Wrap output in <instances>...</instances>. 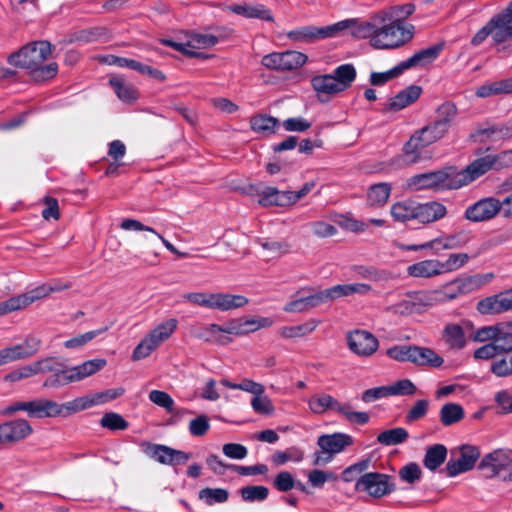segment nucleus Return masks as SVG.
Instances as JSON below:
<instances>
[{"label": "nucleus", "mask_w": 512, "mask_h": 512, "mask_svg": "<svg viewBox=\"0 0 512 512\" xmlns=\"http://www.w3.org/2000/svg\"><path fill=\"white\" fill-rule=\"evenodd\" d=\"M313 89L317 92L318 98L322 102L329 100V96L342 92L340 84L332 74L317 75L311 80Z\"/></svg>", "instance_id": "24"}, {"label": "nucleus", "mask_w": 512, "mask_h": 512, "mask_svg": "<svg viewBox=\"0 0 512 512\" xmlns=\"http://www.w3.org/2000/svg\"><path fill=\"white\" fill-rule=\"evenodd\" d=\"M279 120L266 114H257L250 118V128L262 135H272L276 132Z\"/></svg>", "instance_id": "34"}, {"label": "nucleus", "mask_w": 512, "mask_h": 512, "mask_svg": "<svg viewBox=\"0 0 512 512\" xmlns=\"http://www.w3.org/2000/svg\"><path fill=\"white\" fill-rule=\"evenodd\" d=\"M184 299L198 306L209 309L229 311L244 307L249 300L243 295L230 293H205L191 292L184 296Z\"/></svg>", "instance_id": "7"}, {"label": "nucleus", "mask_w": 512, "mask_h": 512, "mask_svg": "<svg viewBox=\"0 0 512 512\" xmlns=\"http://www.w3.org/2000/svg\"><path fill=\"white\" fill-rule=\"evenodd\" d=\"M33 433L30 423L23 418H17L0 423V446L16 444Z\"/></svg>", "instance_id": "15"}, {"label": "nucleus", "mask_w": 512, "mask_h": 512, "mask_svg": "<svg viewBox=\"0 0 512 512\" xmlns=\"http://www.w3.org/2000/svg\"><path fill=\"white\" fill-rule=\"evenodd\" d=\"M352 35L357 38H370V45L376 49H394L410 41L415 27L402 24L399 19H392V13L379 11L369 21L357 23L352 19Z\"/></svg>", "instance_id": "1"}, {"label": "nucleus", "mask_w": 512, "mask_h": 512, "mask_svg": "<svg viewBox=\"0 0 512 512\" xmlns=\"http://www.w3.org/2000/svg\"><path fill=\"white\" fill-rule=\"evenodd\" d=\"M447 448L443 444H434L426 449L423 465L430 471L437 470L446 460Z\"/></svg>", "instance_id": "32"}, {"label": "nucleus", "mask_w": 512, "mask_h": 512, "mask_svg": "<svg viewBox=\"0 0 512 512\" xmlns=\"http://www.w3.org/2000/svg\"><path fill=\"white\" fill-rule=\"evenodd\" d=\"M477 310L483 315H497L512 310V289L481 299Z\"/></svg>", "instance_id": "20"}, {"label": "nucleus", "mask_w": 512, "mask_h": 512, "mask_svg": "<svg viewBox=\"0 0 512 512\" xmlns=\"http://www.w3.org/2000/svg\"><path fill=\"white\" fill-rule=\"evenodd\" d=\"M512 138V127L505 124L478 125L470 134L474 143L499 142Z\"/></svg>", "instance_id": "17"}, {"label": "nucleus", "mask_w": 512, "mask_h": 512, "mask_svg": "<svg viewBox=\"0 0 512 512\" xmlns=\"http://www.w3.org/2000/svg\"><path fill=\"white\" fill-rule=\"evenodd\" d=\"M130 230H133L136 232L145 231V232L149 233V236H146V239L152 240L154 238H159L162 241L163 245L173 254L177 255L178 257H186L187 256V253L180 252L179 250H177L173 244H171L168 240H166L164 237H162L160 234H158L153 228H151L149 226H144L141 222H139L137 220L130 219Z\"/></svg>", "instance_id": "43"}, {"label": "nucleus", "mask_w": 512, "mask_h": 512, "mask_svg": "<svg viewBox=\"0 0 512 512\" xmlns=\"http://www.w3.org/2000/svg\"><path fill=\"white\" fill-rule=\"evenodd\" d=\"M199 499L203 500L207 505L215 503H224L228 500L229 493L223 488H204L199 491Z\"/></svg>", "instance_id": "50"}, {"label": "nucleus", "mask_w": 512, "mask_h": 512, "mask_svg": "<svg viewBox=\"0 0 512 512\" xmlns=\"http://www.w3.org/2000/svg\"><path fill=\"white\" fill-rule=\"evenodd\" d=\"M308 406L310 411L317 415L324 414L329 410L334 411L352 424L365 425L370 420L367 412L353 411L350 403H341L327 393L311 396L308 400Z\"/></svg>", "instance_id": "5"}, {"label": "nucleus", "mask_w": 512, "mask_h": 512, "mask_svg": "<svg viewBox=\"0 0 512 512\" xmlns=\"http://www.w3.org/2000/svg\"><path fill=\"white\" fill-rule=\"evenodd\" d=\"M464 410L456 403H446L439 412L440 422L444 426H451L464 418Z\"/></svg>", "instance_id": "42"}, {"label": "nucleus", "mask_w": 512, "mask_h": 512, "mask_svg": "<svg viewBox=\"0 0 512 512\" xmlns=\"http://www.w3.org/2000/svg\"><path fill=\"white\" fill-rule=\"evenodd\" d=\"M333 77L337 79L338 84L342 90H346L351 86L356 77V70L352 64H343L338 66L332 73Z\"/></svg>", "instance_id": "47"}, {"label": "nucleus", "mask_w": 512, "mask_h": 512, "mask_svg": "<svg viewBox=\"0 0 512 512\" xmlns=\"http://www.w3.org/2000/svg\"><path fill=\"white\" fill-rule=\"evenodd\" d=\"M434 290L409 292L407 296L411 299L416 313H421L425 309L437 304V298Z\"/></svg>", "instance_id": "37"}, {"label": "nucleus", "mask_w": 512, "mask_h": 512, "mask_svg": "<svg viewBox=\"0 0 512 512\" xmlns=\"http://www.w3.org/2000/svg\"><path fill=\"white\" fill-rule=\"evenodd\" d=\"M58 72V64L52 62L49 64H40L29 70L31 78L36 82H44L54 78Z\"/></svg>", "instance_id": "48"}, {"label": "nucleus", "mask_w": 512, "mask_h": 512, "mask_svg": "<svg viewBox=\"0 0 512 512\" xmlns=\"http://www.w3.org/2000/svg\"><path fill=\"white\" fill-rule=\"evenodd\" d=\"M354 271L359 277L370 281L377 282L385 278L384 271H381L374 266L359 265L354 267Z\"/></svg>", "instance_id": "64"}, {"label": "nucleus", "mask_w": 512, "mask_h": 512, "mask_svg": "<svg viewBox=\"0 0 512 512\" xmlns=\"http://www.w3.org/2000/svg\"><path fill=\"white\" fill-rule=\"evenodd\" d=\"M356 491H364L375 498L383 497L394 490L389 476L378 472H369L360 476L355 483Z\"/></svg>", "instance_id": "11"}, {"label": "nucleus", "mask_w": 512, "mask_h": 512, "mask_svg": "<svg viewBox=\"0 0 512 512\" xmlns=\"http://www.w3.org/2000/svg\"><path fill=\"white\" fill-rule=\"evenodd\" d=\"M489 36L492 37V40L495 44L504 43L500 30L496 24L494 17L492 16L490 20L479 29L476 34L471 38L470 44L472 46L481 45Z\"/></svg>", "instance_id": "30"}, {"label": "nucleus", "mask_w": 512, "mask_h": 512, "mask_svg": "<svg viewBox=\"0 0 512 512\" xmlns=\"http://www.w3.org/2000/svg\"><path fill=\"white\" fill-rule=\"evenodd\" d=\"M391 193V187L387 183L372 185L367 193V201L372 206L385 204Z\"/></svg>", "instance_id": "45"}, {"label": "nucleus", "mask_w": 512, "mask_h": 512, "mask_svg": "<svg viewBox=\"0 0 512 512\" xmlns=\"http://www.w3.org/2000/svg\"><path fill=\"white\" fill-rule=\"evenodd\" d=\"M100 425L110 431H117L126 429L128 423L121 415L115 412H107L102 416Z\"/></svg>", "instance_id": "57"}, {"label": "nucleus", "mask_w": 512, "mask_h": 512, "mask_svg": "<svg viewBox=\"0 0 512 512\" xmlns=\"http://www.w3.org/2000/svg\"><path fill=\"white\" fill-rule=\"evenodd\" d=\"M241 497L246 502H261L264 501L268 495L269 490L265 486L261 485H251L245 486L240 489Z\"/></svg>", "instance_id": "52"}, {"label": "nucleus", "mask_w": 512, "mask_h": 512, "mask_svg": "<svg viewBox=\"0 0 512 512\" xmlns=\"http://www.w3.org/2000/svg\"><path fill=\"white\" fill-rule=\"evenodd\" d=\"M177 320L171 318L154 328L135 347L132 359L135 361L148 357L162 342L166 341L177 328Z\"/></svg>", "instance_id": "9"}, {"label": "nucleus", "mask_w": 512, "mask_h": 512, "mask_svg": "<svg viewBox=\"0 0 512 512\" xmlns=\"http://www.w3.org/2000/svg\"><path fill=\"white\" fill-rule=\"evenodd\" d=\"M51 294L50 284H42L40 286H37L36 288L15 296L16 300L19 304L20 309H23L33 302L40 300L42 298L47 297Z\"/></svg>", "instance_id": "44"}, {"label": "nucleus", "mask_w": 512, "mask_h": 512, "mask_svg": "<svg viewBox=\"0 0 512 512\" xmlns=\"http://www.w3.org/2000/svg\"><path fill=\"white\" fill-rule=\"evenodd\" d=\"M447 133L433 121L416 130L403 146L404 161L407 164H416L431 159V153L426 148L444 138Z\"/></svg>", "instance_id": "3"}, {"label": "nucleus", "mask_w": 512, "mask_h": 512, "mask_svg": "<svg viewBox=\"0 0 512 512\" xmlns=\"http://www.w3.org/2000/svg\"><path fill=\"white\" fill-rule=\"evenodd\" d=\"M349 349L358 356L368 357L376 352L379 346L378 339L365 330H355L347 335Z\"/></svg>", "instance_id": "19"}, {"label": "nucleus", "mask_w": 512, "mask_h": 512, "mask_svg": "<svg viewBox=\"0 0 512 512\" xmlns=\"http://www.w3.org/2000/svg\"><path fill=\"white\" fill-rule=\"evenodd\" d=\"M470 259L467 253H453L445 261H440L442 273L456 271L463 267Z\"/></svg>", "instance_id": "53"}, {"label": "nucleus", "mask_w": 512, "mask_h": 512, "mask_svg": "<svg viewBox=\"0 0 512 512\" xmlns=\"http://www.w3.org/2000/svg\"><path fill=\"white\" fill-rule=\"evenodd\" d=\"M492 169H494L492 163V154L475 159L465 169L458 170L455 167V176L458 187L461 188L470 184Z\"/></svg>", "instance_id": "18"}, {"label": "nucleus", "mask_w": 512, "mask_h": 512, "mask_svg": "<svg viewBox=\"0 0 512 512\" xmlns=\"http://www.w3.org/2000/svg\"><path fill=\"white\" fill-rule=\"evenodd\" d=\"M304 458V452L297 448L291 447L286 451H277L272 456V461L276 465H283L288 461L301 462Z\"/></svg>", "instance_id": "56"}, {"label": "nucleus", "mask_w": 512, "mask_h": 512, "mask_svg": "<svg viewBox=\"0 0 512 512\" xmlns=\"http://www.w3.org/2000/svg\"><path fill=\"white\" fill-rule=\"evenodd\" d=\"M282 55L284 71H289L301 67L307 62L308 59L304 53L298 51H285L282 52Z\"/></svg>", "instance_id": "58"}, {"label": "nucleus", "mask_w": 512, "mask_h": 512, "mask_svg": "<svg viewBox=\"0 0 512 512\" xmlns=\"http://www.w3.org/2000/svg\"><path fill=\"white\" fill-rule=\"evenodd\" d=\"M509 93H512L511 78L485 83L476 90V95L481 98Z\"/></svg>", "instance_id": "35"}, {"label": "nucleus", "mask_w": 512, "mask_h": 512, "mask_svg": "<svg viewBox=\"0 0 512 512\" xmlns=\"http://www.w3.org/2000/svg\"><path fill=\"white\" fill-rule=\"evenodd\" d=\"M318 326V321L310 319L296 326H283L279 329V335L283 338H299L313 332Z\"/></svg>", "instance_id": "39"}, {"label": "nucleus", "mask_w": 512, "mask_h": 512, "mask_svg": "<svg viewBox=\"0 0 512 512\" xmlns=\"http://www.w3.org/2000/svg\"><path fill=\"white\" fill-rule=\"evenodd\" d=\"M414 354V345H394L387 349L386 355L399 362H411Z\"/></svg>", "instance_id": "55"}, {"label": "nucleus", "mask_w": 512, "mask_h": 512, "mask_svg": "<svg viewBox=\"0 0 512 512\" xmlns=\"http://www.w3.org/2000/svg\"><path fill=\"white\" fill-rule=\"evenodd\" d=\"M258 203L261 206H286L289 203V193L287 191H280L275 187H265L258 193Z\"/></svg>", "instance_id": "28"}, {"label": "nucleus", "mask_w": 512, "mask_h": 512, "mask_svg": "<svg viewBox=\"0 0 512 512\" xmlns=\"http://www.w3.org/2000/svg\"><path fill=\"white\" fill-rule=\"evenodd\" d=\"M409 437V433L405 428L397 427L384 430L377 436V442L384 446H394L404 443Z\"/></svg>", "instance_id": "40"}, {"label": "nucleus", "mask_w": 512, "mask_h": 512, "mask_svg": "<svg viewBox=\"0 0 512 512\" xmlns=\"http://www.w3.org/2000/svg\"><path fill=\"white\" fill-rule=\"evenodd\" d=\"M145 453L160 464L170 466L185 464L190 459L189 453L161 444H148Z\"/></svg>", "instance_id": "16"}, {"label": "nucleus", "mask_w": 512, "mask_h": 512, "mask_svg": "<svg viewBox=\"0 0 512 512\" xmlns=\"http://www.w3.org/2000/svg\"><path fill=\"white\" fill-rule=\"evenodd\" d=\"M425 247H429L430 249L438 253L441 250H450L460 247V241L457 236L448 235L427 242V245Z\"/></svg>", "instance_id": "54"}, {"label": "nucleus", "mask_w": 512, "mask_h": 512, "mask_svg": "<svg viewBox=\"0 0 512 512\" xmlns=\"http://www.w3.org/2000/svg\"><path fill=\"white\" fill-rule=\"evenodd\" d=\"M447 215L446 207L437 201L427 203H417L416 219L422 224H428L438 221Z\"/></svg>", "instance_id": "23"}, {"label": "nucleus", "mask_w": 512, "mask_h": 512, "mask_svg": "<svg viewBox=\"0 0 512 512\" xmlns=\"http://www.w3.org/2000/svg\"><path fill=\"white\" fill-rule=\"evenodd\" d=\"M407 272L412 277L430 278L443 274L440 261L436 259H428L410 265Z\"/></svg>", "instance_id": "26"}, {"label": "nucleus", "mask_w": 512, "mask_h": 512, "mask_svg": "<svg viewBox=\"0 0 512 512\" xmlns=\"http://www.w3.org/2000/svg\"><path fill=\"white\" fill-rule=\"evenodd\" d=\"M354 443L352 436L346 433H333L323 434L318 437L317 445L325 453L330 454L332 457L335 454L342 452L346 447Z\"/></svg>", "instance_id": "21"}, {"label": "nucleus", "mask_w": 512, "mask_h": 512, "mask_svg": "<svg viewBox=\"0 0 512 512\" xmlns=\"http://www.w3.org/2000/svg\"><path fill=\"white\" fill-rule=\"evenodd\" d=\"M254 324V322L249 321V318H233L228 320L224 325H222V330L224 335L230 336H242L250 333L249 325Z\"/></svg>", "instance_id": "46"}, {"label": "nucleus", "mask_w": 512, "mask_h": 512, "mask_svg": "<svg viewBox=\"0 0 512 512\" xmlns=\"http://www.w3.org/2000/svg\"><path fill=\"white\" fill-rule=\"evenodd\" d=\"M442 339L450 349L459 350L466 345L464 330L458 324H447L443 329Z\"/></svg>", "instance_id": "29"}, {"label": "nucleus", "mask_w": 512, "mask_h": 512, "mask_svg": "<svg viewBox=\"0 0 512 512\" xmlns=\"http://www.w3.org/2000/svg\"><path fill=\"white\" fill-rule=\"evenodd\" d=\"M479 457L480 451L476 446L462 445L458 450V457H452L445 466L447 476L455 477L470 471L475 466Z\"/></svg>", "instance_id": "13"}, {"label": "nucleus", "mask_w": 512, "mask_h": 512, "mask_svg": "<svg viewBox=\"0 0 512 512\" xmlns=\"http://www.w3.org/2000/svg\"><path fill=\"white\" fill-rule=\"evenodd\" d=\"M33 364L35 375L38 373H53L44 383V387H57L68 383L81 381L102 370L107 361L103 358H95L83 362L72 368H65L56 357H47L36 361Z\"/></svg>", "instance_id": "2"}, {"label": "nucleus", "mask_w": 512, "mask_h": 512, "mask_svg": "<svg viewBox=\"0 0 512 512\" xmlns=\"http://www.w3.org/2000/svg\"><path fill=\"white\" fill-rule=\"evenodd\" d=\"M327 303L324 290L314 294L297 297L286 303L283 310L288 313H301Z\"/></svg>", "instance_id": "22"}, {"label": "nucleus", "mask_w": 512, "mask_h": 512, "mask_svg": "<svg viewBox=\"0 0 512 512\" xmlns=\"http://www.w3.org/2000/svg\"><path fill=\"white\" fill-rule=\"evenodd\" d=\"M41 340L35 336H28L23 343L8 346L14 361L33 356L41 347Z\"/></svg>", "instance_id": "31"}, {"label": "nucleus", "mask_w": 512, "mask_h": 512, "mask_svg": "<svg viewBox=\"0 0 512 512\" xmlns=\"http://www.w3.org/2000/svg\"><path fill=\"white\" fill-rule=\"evenodd\" d=\"M503 41L512 40V1L499 13L493 15Z\"/></svg>", "instance_id": "38"}, {"label": "nucleus", "mask_w": 512, "mask_h": 512, "mask_svg": "<svg viewBox=\"0 0 512 512\" xmlns=\"http://www.w3.org/2000/svg\"><path fill=\"white\" fill-rule=\"evenodd\" d=\"M204 341L214 345H228L233 339L231 336L224 335L222 326L212 323L207 325V332L204 336Z\"/></svg>", "instance_id": "49"}, {"label": "nucleus", "mask_w": 512, "mask_h": 512, "mask_svg": "<svg viewBox=\"0 0 512 512\" xmlns=\"http://www.w3.org/2000/svg\"><path fill=\"white\" fill-rule=\"evenodd\" d=\"M435 113L436 118L433 122L449 132L458 113L456 105L453 102L446 101L437 107Z\"/></svg>", "instance_id": "33"}, {"label": "nucleus", "mask_w": 512, "mask_h": 512, "mask_svg": "<svg viewBox=\"0 0 512 512\" xmlns=\"http://www.w3.org/2000/svg\"><path fill=\"white\" fill-rule=\"evenodd\" d=\"M354 24L353 20H343L330 26L317 28L314 26H304L287 33V37L293 41L312 42L316 39H324L334 36L337 32L342 31Z\"/></svg>", "instance_id": "10"}, {"label": "nucleus", "mask_w": 512, "mask_h": 512, "mask_svg": "<svg viewBox=\"0 0 512 512\" xmlns=\"http://www.w3.org/2000/svg\"><path fill=\"white\" fill-rule=\"evenodd\" d=\"M125 392L124 388H116V389H107L105 391L96 392L93 394H89L88 400L90 404V408L97 405H102L107 402H110L121 395H123Z\"/></svg>", "instance_id": "51"}, {"label": "nucleus", "mask_w": 512, "mask_h": 512, "mask_svg": "<svg viewBox=\"0 0 512 512\" xmlns=\"http://www.w3.org/2000/svg\"><path fill=\"white\" fill-rule=\"evenodd\" d=\"M502 209V203L494 197H486L469 205L464 218L471 222H484L493 219Z\"/></svg>", "instance_id": "14"}, {"label": "nucleus", "mask_w": 512, "mask_h": 512, "mask_svg": "<svg viewBox=\"0 0 512 512\" xmlns=\"http://www.w3.org/2000/svg\"><path fill=\"white\" fill-rule=\"evenodd\" d=\"M149 399L151 402L166 409L168 412H173L174 410V400L164 391L152 390L149 393Z\"/></svg>", "instance_id": "63"}, {"label": "nucleus", "mask_w": 512, "mask_h": 512, "mask_svg": "<svg viewBox=\"0 0 512 512\" xmlns=\"http://www.w3.org/2000/svg\"><path fill=\"white\" fill-rule=\"evenodd\" d=\"M370 459H362L343 470L341 477L344 482L358 480V476L369 468Z\"/></svg>", "instance_id": "59"}, {"label": "nucleus", "mask_w": 512, "mask_h": 512, "mask_svg": "<svg viewBox=\"0 0 512 512\" xmlns=\"http://www.w3.org/2000/svg\"><path fill=\"white\" fill-rule=\"evenodd\" d=\"M412 363L417 366L440 367L444 359L429 347L414 345Z\"/></svg>", "instance_id": "27"}, {"label": "nucleus", "mask_w": 512, "mask_h": 512, "mask_svg": "<svg viewBox=\"0 0 512 512\" xmlns=\"http://www.w3.org/2000/svg\"><path fill=\"white\" fill-rule=\"evenodd\" d=\"M444 48V43H437L413 54L407 60L400 62L394 68L386 72H372L370 83L378 86L383 85L389 80L399 76L405 70L415 67H424L438 58Z\"/></svg>", "instance_id": "4"}, {"label": "nucleus", "mask_w": 512, "mask_h": 512, "mask_svg": "<svg viewBox=\"0 0 512 512\" xmlns=\"http://www.w3.org/2000/svg\"><path fill=\"white\" fill-rule=\"evenodd\" d=\"M407 186L414 191L426 189L435 191L459 189L454 166L413 175L407 179Z\"/></svg>", "instance_id": "6"}, {"label": "nucleus", "mask_w": 512, "mask_h": 512, "mask_svg": "<svg viewBox=\"0 0 512 512\" xmlns=\"http://www.w3.org/2000/svg\"><path fill=\"white\" fill-rule=\"evenodd\" d=\"M130 69L138 71L142 75H146L152 79L160 82L165 80V75L162 71L151 67L150 65L143 64L139 61L130 59Z\"/></svg>", "instance_id": "61"}, {"label": "nucleus", "mask_w": 512, "mask_h": 512, "mask_svg": "<svg viewBox=\"0 0 512 512\" xmlns=\"http://www.w3.org/2000/svg\"><path fill=\"white\" fill-rule=\"evenodd\" d=\"M188 43H191L190 47L192 48H209L218 43V37L212 34L193 33L190 35Z\"/></svg>", "instance_id": "60"}, {"label": "nucleus", "mask_w": 512, "mask_h": 512, "mask_svg": "<svg viewBox=\"0 0 512 512\" xmlns=\"http://www.w3.org/2000/svg\"><path fill=\"white\" fill-rule=\"evenodd\" d=\"M490 371L497 377L512 375V351L500 352L495 361L490 363Z\"/></svg>", "instance_id": "41"}, {"label": "nucleus", "mask_w": 512, "mask_h": 512, "mask_svg": "<svg viewBox=\"0 0 512 512\" xmlns=\"http://www.w3.org/2000/svg\"><path fill=\"white\" fill-rule=\"evenodd\" d=\"M63 416H69L71 414L86 410L90 408L88 396L78 397L72 401L62 404Z\"/></svg>", "instance_id": "62"}, {"label": "nucleus", "mask_w": 512, "mask_h": 512, "mask_svg": "<svg viewBox=\"0 0 512 512\" xmlns=\"http://www.w3.org/2000/svg\"><path fill=\"white\" fill-rule=\"evenodd\" d=\"M421 93L422 88L420 86L411 85L390 98L387 110L393 112L400 111L414 103L420 97Z\"/></svg>", "instance_id": "25"}, {"label": "nucleus", "mask_w": 512, "mask_h": 512, "mask_svg": "<svg viewBox=\"0 0 512 512\" xmlns=\"http://www.w3.org/2000/svg\"><path fill=\"white\" fill-rule=\"evenodd\" d=\"M52 53L49 41L40 40L24 45L17 52L8 56V63L17 68L31 70L44 63Z\"/></svg>", "instance_id": "8"}, {"label": "nucleus", "mask_w": 512, "mask_h": 512, "mask_svg": "<svg viewBox=\"0 0 512 512\" xmlns=\"http://www.w3.org/2000/svg\"><path fill=\"white\" fill-rule=\"evenodd\" d=\"M485 477L493 478L512 468V449H496L486 454L478 465Z\"/></svg>", "instance_id": "12"}, {"label": "nucleus", "mask_w": 512, "mask_h": 512, "mask_svg": "<svg viewBox=\"0 0 512 512\" xmlns=\"http://www.w3.org/2000/svg\"><path fill=\"white\" fill-rule=\"evenodd\" d=\"M417 202L412 200H404L397 202L391 206L390 212L394 220L406 222L416 219Z\"/></svg>", "instance_id": "36"}]
</instances>
